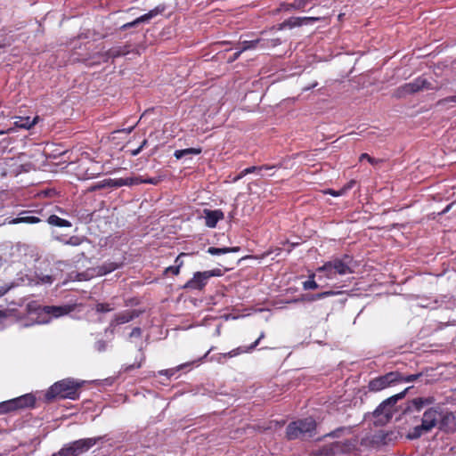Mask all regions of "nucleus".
I'll return each mask as SVG.
<instances>
[{
	"label": "nucleus",
	"instance_id": "obj_1",
	"mask_svg": "<svg viewBox=\"0 0 456 456\" xmlns=\"http://www.w3.org/2000/svg\"><path fill=\"white\" fill-rule=\"evenodd\" d=\"M435 428L447 432L456 429L455 416L444 405L439 404L426 410L421 418V424L416 425L407 434V438H419Z\"/></svg>",
	"mask_w": 456,
	"mask_h": 456
},
{
	"label": "nucleus",
	"instance_id": "obj_2",
	"mask_svg": "<svg viewBox=\"0 0 456 456\" xmlns=\"http://www.w3.org/2000/svg\"><path fill=\"white\" fill-rule=\"evenodd\" d=\"M84 381L73 379H65L55 382L45 393V399L52 401L56 398L76 400L78 398V390Z\"/></svg>",
	"mask_w": 456,
	"mask_h": 456
},
{
	"label": "nucleus",
	"instance_id": "obj_3",
	"mask_svg": "<svg viewBox=\"0 0 456 456\" xmlns=\"http://www.w3.org/2000/svg\"><path fill=\"white\" fill-rule=\"evenodd\" d=\"M316 423L312 418L294 421L290 423L286 431L287 437L290 440L300 437H311L314 434Z\"/></svg>",
	"mask_w": 456,
	"mask_h": 456
},
{
	"label": "nucleus",
	"instance_id": "obj_4",
	"mask_svg": "<svg viewBox=\"0 0 456 456\" xmlns=\"http://www.w3.org/2000/svg\"><path fill=\"white\" fill-rule=\"evenodd\" d=\"M317 272H324L327 279H333L336 274L345 275L351 273V258L346 256L344 258H336L332 261L325 263L322 266L317 269Z\"/></svg>",
	"mask_w": 456,
	"mask_h": 456
},
{
	"label": "nucleus",
	"instance_id": "obj_5",
	"mask_svg": "<svg viewBox=\"0 0 456 456\" xmlns=\"http://www.w3.org/2000/svg\"><path fill=\"white\" fill-rule=\"evenodd\" d=\"M403 395L404 393H400L383 401L373 412L374 417L377 418L376 422L380 425L387 422L393 416L394 405Z\"/></svg>",
	"mask_w": 456,
	"mask_h": 456
},
{
	"label": "nucleus",
	"instance_id": "obj_6",
	"mask_svg": "<svg viewBox=\"0 0 456 456\" xmlns=\"http://www.w3.org/2000/svg\"><path fill=\"white\" fill-rule=\"evenodd\" d=\"M100 438H86L75 441L58 452L59 456H79L93 447Z\"/></svg>",
	"mask_w": 456,
	"mask_h": 456
},
{
	"label": "nucleus",
	"instance_id": "obj_7",
	"mask_svg": "<svg viewBox=\"0 0 456 456\" xmlns=\"http://www.w3.org/2000/svg\"><path fill=\"white\" fill-rule=\"evenodd\" d=\"M35 403L33 395L28 394L14 399L0 403V414L7 413L9 411L32 406Z\"/></svg>",
	"mask_w": 456,
	"mask_h": 456
},
{
	"label": "nucleus",
	"instance_id": "obj_8",
	"mask_svg": "<svg viewBox=\"0 0 456 456\" xmlns=\"http://www.w3.org/2000/svg\"><path fill=\"white\" fill-rule=\"evenodd\" d=\"M220 275L219 270L197 272L193 277L186 282L184 285L187 289H201L208 282L210 277Z\"/></svg>",
	"mask_w": 456,
	"mask_h": 456
},
{
	"label": "nucleus",
	"instance_id": "obj_9",
	"mask_svg": "<svg viewBox=\"0 0 456 456\" xmlns=\"http://www.w3.org/2000/svg\"><path fill=\"white\" fill-rule=\"evenodd\" d=\"M117 268L118 265L116 264L110 263L108 265H104L97 268L88 269L84 273H77L76 275V278L77 281H88L96 276L105 275Z\"/></svg>",
	"mask_w": 456,
	"mask_h": 456
},
{
	"label": "nucleus",
	"instance_id": "obj_10",
	"mask_svg": "<svg viewBox=\"0 0 456 456\" xmlns=\"http://www.w3.org/2000/svg\"><path fill=\"white\" fill-rule=\"evenodd\" d=\"M430 84L428 82V80L424 77H418L414 81L407 83L401 86L397 90V95L399 97L405 96L409 94H414L420 90L429 88Z\"/></svg>",
	"mask_w": 456,
	"mask_h": 456
},
{
	"label": "nucleus",
	"instance_id": "obj_11",
	"mask_svg": "<svg viewBox=\"0 0 456 456\" xmlns=\"http://www.w3.org/2000/svg\"><path fill=\"white\" fill-rule=\"evenodd\" d=\"M203 217L205 219V224L209 228H215L217 222L224 219V213L219 210H210L204 209L203 210Z\"/></svg>",
	"mask_w": 456,
	"mask_h": 456
},
{
	"label": "nucleus",
	"instance_id": "obj_12",
	"mask_svg": "<svg viewBox=\"0 0 456 456\" xmlns=\"http://www.w3.org/2000/svg\"><path fill=\"white\" fill-rule=\"evenodd\" d=\"M394 373H389L386 376L375 379L369 384V387L371 391H379L386 388L390 383L395 380Z\"/></svg>",
	"mask_w": 456,
	"mask_h": 456
},
{
	"label": "nucleus",
	"instance_id": "obj_13",
	"mask_svg": "<svg viewBox=\"0 0 456 456\" xmlns=\"http://www.w3.org/2000/svg\"><path fill=\"white\" fill-rule=\"evenodd\" d=\"M39 121V117L36 116L33 118L30 117H15L13 126L16 128L28 130L33 127Z\"/></svg>",
	"mask_w": 456,
	"mask_h": 456
},
{
	"label": "nucleus",
	"instance_id": "obj_14",
	"mask_svg": "<svg viewBox=\"0 0 456 456\" xmlns=\"http://www.w3.org/2000/svg\"><path fill=\"white\" fill-rule=\"evenodd\" d=\"M164 8L163 7H156L155 9L150 11L148 13H145L144 15H142L140 16L139 18L135 19L134 21L132 22H128L125 25H123V28H131V27H134L139 23H142V22H147L149 21L151 18H153L154 16L158 15L159 13H160L161 12H163Z\"/></svg>",
	"mask_w": 456,
	"mask_h": 456
},
{
	"label": "nucleus",
	"instance_id": "obj_15",
	"mask_svg": "<svg viewBox=\"0 0 456 456\" xmlns=\"http://www.w3.org/2000/svg\"><path fill=\"white\" fill-rule=\"evenodd\" d=\"M72 310V307L69 305L63 306H45L43 311L46 314H50L55 318L63 316L68 314Z\"/></svg>",
	"mask_w": 456,
	"mask_h": 456
},
{
	"label": "nucleus",
	"instance_id": "obj_16",
	"mask_svg": "<svg viewBox=\"0 0 456 456\" xmlns=\"http://www.w3.org/2000/svg\"><path fill=\"white\" fill-rule=\"evenodd\" d=\"M159 182V178H157V177L150 178V179H146V180L136 178L134 180L135 183H151V184H157ZM132 183H134L133 180L128 182L127 180H125V179H118L115 182V184L117 186L127 185V184H132Z\"/></svg>",
	"mask_w": 456,
	"mask_h": 456
},
{
	"label": "nucleus",
	"instance_id": "obj_17",
	"mask_svg": "<svg viewBox=\"0 0 456 456\" xmlns=\"http://www.w3.org/2000/svg\"><path fill=\"white\" fill-rule=\"evenodd\" d=\"M201 152V150L200 149H196V148H187V149H183V150H177L175 151L174 155L175 157L177 159H180L183 157H187V156H190V155H197V154H200Z\"/></svg>",
	"mask_w": 456,
	"mask_h": 456
},
{
	"label": "nucleus",
	"instance_id": "obj_18",
	"mask_svg": "<svg viewBox=\"0 0 456 456\" xmlns=\"http://www.w3.org/2000/svg\"><path fill=\"white\" fill-rule=\"evenodd\" d=\"M48 223L51 225L59 226V227H70L71 224L69 221L62 219L55 215H52L48 217Z\"/></svg>",
	"mask_w": 456,
	"mask_h": 456
},
{
	"label": "nucleus",
	"instance_id": "obj_19",
	"mask_svg": "<svg viewBox=\"0 0 456 456\" xmlns=\"http://www.w3.org/2000/svg\"><path fill=\"white\" fill-rule=\"evenodd\" d=\"M240 248L238 247H232V248H214L210 247L208 248V253L211 255H221L225 254L229 252H238Z\"/></svg>",
	"mask_w": 456,
	"mask_h": 456
},
{
	"label": "nucleus",
	"instance_id": "obj_20",
	"mask_svg": "<svg viewBox=\"0 0 456 456\" xmlns=\"http://www.w3.org/2000/svg\"><path fill=\"white\" fill-rule=\"evenodd\" d=\"M264 337V334H261V336L246 350H243L241 349L240 347L237 348V349H234V350H232L231 352H229L227 354L228 356L230 357H234L238 354H240V353H246V352H248L250 350H252L253 348H255L257 344L259 343V340Z\"/></svg>",
	"mask_w": 456,
	"mask_h": 456
},
{
	"label": "nucleus",
	"instance_id": "obj_21",
	"mask_svg": "<svg viewBox=\"0 0 456 456\" xmlns=\"http://www.w3.org/2000/svg\"><path fill=\"white\" fill-rule=\"evenodd\" d=\"M40 221L38 217L36 216H25V217H17L9 222V224H20V223H28V224H37Z\"/></svg>",
	"mask_w": 456,
	"mask_h": 456
},
{
	"label": "nucleus",
	"instance_id": "obj_22",
	"mask_svg": "<svg viewBox=\"0 0 456 456\" xmlns=\"http://www.w3.org/2000/svg\"><path fill=\"white\" fill-rule=\"evenodd\" d=\"M272 168H273V167H265V166L260 167H248V168H245L244 170H242V171L240 172V174L237 177H235V178H234V181H237V180H239V179L242 178L244 175H248V174H250V173H253V172H255L256 170H259V171H261V170H263V169H266V170H267V169H272Z\"/></svg>",
	"mask_w": 456,
	"mask_h": 456
},
{
	"label": "nucleus",
	"instance_id": "obj_23",
	"mask_svg": "<svg viewBox=\"0 0 456 456\" xmlns=\"http://www.w3.org/2000/svg\"><path fill=\"white\" fill-rule=\"evenodd\" d=\"M185 256V254H181L179 255L177 257H176V260H175V263H176V265L175 266H169L166 269V273H172L174 274H178L179 273V270H180V267L181 265H183V261H181V257Z\"/></svg>",
	"mask_w": 456,
	"mask_h": 456
},
{
	"label": "nucleus",
	"instance_id": "obj_24",
	"mask_svg": "<svg viewBox=\"0 0 456 456\" xmlns=\"http://www.w3.org/2000/svg\"><path fill=\"white\" fill-rule=\"evenodd\" d=\"M134 318V314L131 312L123 313L117 316L116 322L118 324L126 323Z\"/></svg>",
	"mask_w": 456,
	"mask_h": 456
},
{
	"label": "nucleus",
	"instance_id": "obj_25",
	"mask_svg": "<svg viewBox=\"0 0 456 456\" xmlns=\"http://www.w3.org/2000/svg\"><path fill=\"white\" fill-rule=\"evenodd\" d=\"M259 39H256V40H251V41H243L242 43H240V49L242 52L244 51H247V50H250V49H254L256 45L259 43Z\"/></svg>",
	"mask_w": 456,
	"mask_h": 456
},
{
	"label": "nucleus",
	"instance_id": "obj_26",
	"mask_svg": "<svg viewBox=\"0 0 456 456\" xmlns=\"http://www.w3.org/2000/svg\"><path fill=\"white\" fill-rule=\"evenodd\" d=\"M431 403L429 398H416L413 400V404L418 410H421L424 405Z\"/></svg>",
	"mask_w": 456,
	"mask_h": 456
},
{
	"label": "nucleus",
	"instance_id": "obj_27",
	"mask_svg": "<svg viewBox=\"0 0 456 456\" xmlns=\"http://www.w3.org/2000/svg\"><path fill=\"white\" fill-rule=\"evenodd\" d=\"M314 275H311L309 277V280L305 281L304 283H303V288L305 289H315L318 288V284L315 282V281L314 280Z\"/></svg>",
	"mask_w": 456,
	"mask_h": 456
},
{
	"label": "nucleus",
	"instance_id": "obj_28",
	"mask_svg": "<svg viewBox=\"0 0 456 456\" xmlns=\"http://www.w3.org/2000/svg\"><path fill=\"white\" fill-rule=\"evenodd\" d=\"M325 193H329L334 197H338V196H341L343 194L346 193V189H341V190H338V191H335V190H328L325 191Z\"/></svg>",
	"mask_w": 456,
	"mask_h": 456
},
{
	"label": "nucleus",
	"instance_id": "obj_29",
	"mask_svg": "<svg viewBox=\"0 0 456 456\" xmlns=\"http://www.w3.org/2000/svg\"><path fill=\"white\" fill-rule=\"evenodd\" d=\"M96 310L98 312H109L111 310V308L109 306V305L98 304L96 306Z\"/></svg>",
	"mask_w": 456,
	"mask_h": 456
},
{
	"label": "nucleus",
	"instance_id": "obj_30",
	"mask_svg": "<svg viewBox=\"0 0 456 456\" xmlns=\"http://www.w3.org/2000/svg\"><path fill=\"white\" fill-rule=\"evenodd\" d=\"M363 159H366L368 160L370 164H376L377 161L371 158L370 156H369L367 153H362L361 156H360V160H363Z\"/></svg>",
	"mask_w": 456,
	"mask_h": 456
},
{
	"label": "nucleus",
	"instance_id": "obj_31",
	"mask_svg": "<svg viewBox=\"0 0 456 456\" xmlns=\"http://www.w3.org/2000/svg\"><path fill=\"white\" fill-rule=\"evenodd\" d=\"M67 244L70 245H78L80 244V240L77 237H71L68 241Z\"/></svg>",
	"mask_w": 456,
	"mask_h": 456
},
{
	"label": "nucleus",
	"instance_id": "obj_32",
	"mask_svg": "<svg viewBox=\"0 0 456 456\" xmlns=\"http://www.w3.org/2000/svg\"><path fill=\"white\" fill-rule=\"evenodd\" d=\"M317 18H314V17H303V18H300L299 20L300 22L297 23V25H301L303 22H306L308 20H316Z\"/></svg>",
	"mask_w": 456,
	"mask_h": 456
},
{
	"label": "nucleus",
	"instance_id": "obj_33",
	"mask_svg": "<svg viewBox=\"0 0 456 456\" xmlns=\"http://www.w3.org/2000/svg\"><path fill=\"white\" fill-rule=\"evenodd\" d=\"M134 128V126H130L129 128H126V129H122V130H119V131H117V133H126V134H130Z\"/></svg>",
	"mask_w": 456,
	"mask_h": 456
},
{
	"label": "nucleus",
	"instance_id": "obj_34",
	"mask_svg": "<svg viewBox=\"0 0 456 456\" xmlns=\"http://www.w3.org/2000/svg\"><path fill=\"white\" fill-rule=\"evenodd\" d=\"M141 335V330L139 328H134L131 332V337L134 336H140Z\"/></svg>",
	"mask_w": 456,
	"mask_h": 456
},
{
	"label": "nucleus",
	"instance_id": "obj_35",
	"mask_svg": "<svg viewBox=\"0 0 456 456\" xmlns=\"http://www.w3.org/2000/svg\"><path fill=\"white\" fill-rule=\"evenodd\" d=\"M354 184V181H351L346 186H344L342 189H346V191L349 189H351Z\"/></svg>",
	"mask_w": 456,
	"mask_h": 456
},
{
	"label": "nucleus",
	"instance_id": "obj_36",
	"mask_svg": "<svg viewBox=\"0 0 456 456\" xmlns=\"http://www.w3.org/2000/svg\"><path fill=\"white\" fill-rule=\"evenodd\" d=\"M142 149V146H140L136 150L132 151L131 154L133 156H136L137 154H139L141 152Z\"/></svg>",
	"mask_w": 456,
	"mask_h": 456
},
{
	"label": "nucleus",
	"instance_id": "obj_37",
	"mask_svg": "<svg viewBox=\"0 0 456 456\" xmlns=\"http://www.w3.org/2000/svg\"><path fill=\"white\" fill-rule=\"evenodd\" d=\"M241 53H242V51H241V49L240 48V51L236 52V53L233 54V57H232V59L231 61H235L236 59H238Z\"/></svg>",
	"mask_w": 456,
	"mask_h": 456
},
{
	"label": "nucleus",
	"instance_id": "obj_38",
	"mask_svg": "<svg viewBox=\"0 0 456 456\" xmlns=\"http://www.w3.org/2000/svg\"><path fill=\"white\" fill-rule=\"evenodd\" d=\"M42 281H43L44 282L51 283V282H52V278H51V276H45V277L42 279Z\"/></svg>",
	"mask_w": 456,
	"mask_h": 456
},
{
	"label": "nucleus",
	"instance_id": "obj_39",
	"mask_svg": "<svg viewBox=\"0 0 456 456\" xmlns=\"http://www.w3.org/2000/svg\"><path fill=\"white\" fill-rule=\"evenodd\" d=\"M7 316H8V312H6V311H1V310H0V319H2V318H5V317H7Z\"/></svg>",
	"mask_w": 456,
	"mask_h": 456
},
{
	"label": "nucleus",
	"instance_id": "obj_40",
	"mask_svg": "<svg viewBox=\"0 0 456 456\" xmlns=\"http://www.w3.org/2000/svg\"><path fill=\"white\" fill-rule=\"evenodd\" d=\"M335 293L332 292V291H326V292H322V295L323 297H328V296H331V295H334Z\"/></svg>",
	"mask_w": 456,
	"mask_h": 456
},
{
	"label": "nucleus",
	"instance_id": "obj_41",
	"mask_svg": "<svg viewBox=\"0 0 456 456\" xmlns=\"http://www.w3.org/2000/svg\"><path fill=\"white\" fill-rule=\"evenodd\" d=\"M416 378H417V376H415V375H411V376H409V377L406 379V380H407V381H412V380H414Z\"/></svg>",
	"mask_w": 456,
	"mask_h": 456
},
{
	"label": "nucleus",
	"instance_id": "obj_42",
	"mask_svg": "<svg viewBox=\"0 0 456 456\" xmlns=\"http://www.w3.org/2000/svg\"><path fill=\"white\" fill-rule=\"evenodd\" d=\"M321 298H323V297H322V293H319L316 296H314V297L313 299H321Z\"/></svg>",
	"mask_w": 456,
	"mask_h": 456
},
{
	"label": "nucleus",
	"instance_id": "obj_43",
	"mask_svg": "<svg viewBox=\"0 0 456 456\" xmlns=\"http://www.w3.org/2000/svg\"><path fill=\"white\" fill-rule=\"evenodd\" d=\"M49 322V320H40V321H38L37 322H38V323H46V322Z\"/></svg>",
	"mask_w": 456,
	"mask_h": 456
},
{
	"label": "nucleus",
	"instance_id": "obj_44",
	"mask_svg": "<svg viewBox=\"0 0 456 456\" xmlns=\"http://www.w3.org/2000/svg\"><path fill=\"white\" fill-rule=\"evenodd\" d=\"M7 290H8V289H4V291H1V290H0V296L4 295V294L7 292Z\"/></svg>",
	"mask_w": 456,
	"mask_h": 456
},
{
	"label": "nucleus",
	"instance_id": "obj_45",
	"mask_svg": "<svg viewBox=\"0 0 456 456\" xmlns=\"http://www.w3.org/2000/svg\"><path fill=\"white\" fill-rule=\"evenodd\" d=\"M146 144H147V140H144L141 146H142V148H143Z\"/></svg>",
	"mask_w": 456,
	"mask_h": 456
},
{
	"label": "nucleus",
	"instance_id": "obj_46",
	"mask_svg": "<svg viewBox=\"0 0 456 456\" xmlns=\"http://www.w3.org/2000/svg\"><path fill=\"white\" fill-rule=\"evenodd\" d=\"M165 374H167L169 372V370H165L163 371Z\"/></svg>",
	"mask_w": 456,
	"mask_h": 456
},
{
	"label": "nucleus",
	"instance_id": "obj_47",
	"mask_svg": "<svg viewBox=\"0 0 456 456\" xmlns=\"http://www.w3.org/2000/svg\"><path fill=\"white\" fill-rule=\"evenodd\" d=\"M453 100H456V97H453Z\"/></svg>",
	"mask_w": 456,
	"mask_h": 456
}]
</instances>
